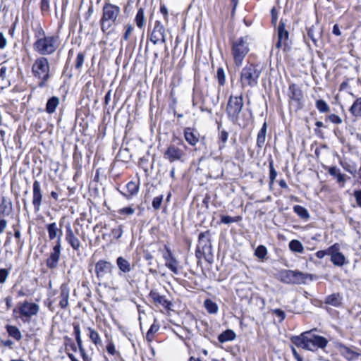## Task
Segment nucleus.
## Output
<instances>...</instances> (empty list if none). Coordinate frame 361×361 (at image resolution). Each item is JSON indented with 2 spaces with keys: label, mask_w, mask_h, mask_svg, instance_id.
I'll list each match as a JSON object with an SVG mask.
<instances>
[{
  "label": "nucleus",
  "mask_w": 361,
  "mask_h": 361,
  "mask_svg": "<svg viewBox=\"0 0 361 361\" xmlns=\"http://www.w3.org/2000/svg\"><path fill=\"white\" fill-rule=\"evenodd\" d=\"M106 350L111 355H114L116 353V350L113 343H110L107 345Z\"/></svg>",
  "instance_id": "obj_58"
},
{
  "label": "nucleus",
  "mask_w": 361,
  "mask_h": 361,
  "mask_svg": "<svg viewBox=\"0 0 361 361\" xmlns=\"http://www.w3.org/2000/svg\"><path fill=\"white\" fill-rule=\"evenodd\" d=\"M78 348H79V351L80 353V355L83 359L84 361H88V357H87V355L85 352V348L83 346V344L81 343V344H78Z\"/></svg>",
  "instance_id": "obj_56"
},
{
  "label": "nucleus",
  "mask_w": 361,
  "mask_h": 361,
  "mask_svg": "<svg viewBox=\"0 0 361 361\" xmlns=\"http://www.w3.org/2000/svg\"><path fill=\"white\" fill-rule=\"evenodd\" d=\"M38 39L34 43V49L41 55H50L58 47V37L56 36H45L42 30L39 32Z\"/></svg>",
  "instance_id": "obj_3"
},
{
  "label": "nucleus",
  "mask_w": 361,
  "mask_h": 361,
  "mask_svg": "<svg viewBox=\"0 0 361 361\" xmlns=\"http://www.w3.org/2000/svg\"><path fill=\"white\" fill-rule=\"evenodd\" d=\"M160 12L164 15V19L168 20V9L164 5H161L160 7Z\"/></svg>",
  "instance_id": "obj_61"
},
{
  "label": "nucleus",
  "mask_w": 361,
  "mask_h": 361,
  "mask_svg": "<svg viewBox=\"0 0 361 361\" xmlns=\"http://www.w3.org/2000/svg\"><path fill=\"white\" fill-rule=\"evenodd\" d=\"M196 256L199 259L204 257L207 261H209L212 258V247L209 231L199 235Z\"/></svg>",
  "instance_id": "obj_7"
},
{
  "label": "nucleus",
  "mask_w": 361,
  "mask_h": 361,
  "mask_svg": "<svg viewBox=\"0 0 361 361\" xmlns=\"http://www.w3.org/2000/svg\"><path fill=\"white\" fill-rule=\"evenodd\" d=\"M32 73L39 80V87H46L50 78V66L48 59L44 56L37 58L32 66Z\"/></svg>",
  "instance_id": "obj_2"
},
{
  "label": "nucleus",
  "mask_w": 361,
  "mask_h": 361,
  "mask_svg": "<svg viewBox=\"0 0 361 361\" xmlns=\"http://www.w3.org/2000/svg\"><path fill=\"white\" fill-rule=\"evenodd\" d=\"M261 71L253 64L245 66L240 73V82L243 88L257 85Z\"/></svg>",
  "instance_id": "obj_6"
},
{
  "label": "nucleus",
  "mask_w": 361,
  "mask_h": 361,
  "mask_svg": "<svg viewBox=\"0 0 361 361\" xmlns=\"http://www.w3.org/2000/svg\"><path fill=\"white\" fill-rule=\"evenodd\" d=\"M289 248L291 251L298 253H302L304 251L302 244L298 240H292L289 243Z\"/></svg>",
  "instance_id": "obj_33"
},
{
  "label": "nucleus",
  "mask_w": 361,
  "mask_h": 361,
  "mask_svg": "<svg viewBox=\"0 0 361 361\" xmlns=\"http://www.w3.org/2000/svg\"><path fill=\"white\" fill-rule=\"evenodd\" d=\"M243 95L233 96L231 95L226 105V114L228 119L235 123L239 118L240 113L243 107Z\"/></svg>",
  "instance_id": "obj_8"
},
{
  "label": "nucleus",
  "mask_w": 361,
  "mask_h": 361,
  "mask_svg": "<svg viewBox=\"0 0 361 361\" xmlns=\"http://www.w3.org/2000/svg\"><path fill=\"white\" fill-rule=\"evenodd\" d=\"M240 219V216L232 217L230 216H222L221 218V222L225 224H229L231 223L237 222Z\"/></svg>",
  "instance_id": "obj_44"
},
{
  "label": "nucleus",
  "mask_w": 361,
  "mask_h": 361,
  "mask_svg": "<svg viewBox=\"0 0 361 361\" xmlns=\"http://www.w3.org/2000/svg\"><path fill=\"white\" fill-rule=\"evenodd\" d=\"M328 171L331 176H334L337 179L338 183H342L343 185L345 183L346 180L345 176L341 173L339 169L336 166H332L329 169Z\"/></svg>",
  "instance_id": "obj_26"
},
{
  "label": "nucleus",
  "mask_w": 361,
  "mask_h": 361,
  "mask_svg": "<svg viewBox=\"0 0 361 361\" xmlns=\"http://www.w3.org/2000/svg\"><path fill=\"white\" fill-rule=\"evenodd\" d=\"M276 176H277V172L274 169V164H273V161H271L269 163V179H270V183L269 184H270V185L274 184V180H275V179L276 178Z\"/></svg>",
  "instance_id": "obj_45"
},
{
  "label": "nucleus",
  "mask_w": 361,
  "mask_h": 361,
  "mask_svg": "<svg viewBox=\"0 0 361 361\" xmlns=\"http://www.w3.org/2000/svg\"><path fill=\"white\" fill-rule=\"evenodd\" d=\"M274 312L277 317H280L281 320H283L285 318V313L281 310L276 309L274 310Z\"/></svg>",
  "instance_id": "obj_62"
},
{
  "label": "nucleus",
  "mask_w": 361,
  "mask_h": 361,
  "mask_svg": "<svg viewBox=\"0 0 361 361\" xmlns=\"http://www.w3.org/2000/svg\"><path fill=\"white\" fill-rule=\"evenodd\" d=\"M120 214L131 215L134 214L135 209L131 207H123L118 212Z\"/></svg>",
  "instance_id": "obj_53"
},
{
  "label": "nucleus",
  "mask_w": 361,
  "mask_h": 361,
  "mask_svg": "<svg viewBox=\"0 0 361 361\" xmlns=\"http://www.w3.org/2000/svg\"><path fill=\"white\" fill-rule=\"evenodd\" d=\"M216 75L219 85L223 86L225 84L226 76L222 68H219L217 69Z\"/></svg>",
  "instance_id": "obj_46"
},
{
  "label": "nucleus",
  "mask_w": 361,
  "mask_h": 361,
  "mask_svg": "<svg viewBox=\"0 0 361 361\" xmlns=\"http://www.w3.org/2000/svg\"><path fill=\"white\" fill-rule=\"evenodd\" d=\"M61 238L59 236L58 237L56 245L53 248V252L51 253L50 257L47 260V264L49 269L56 268L58 264L61 254Z\"/></svg>",
  "instance_id": "obj_14"
},
{
  "label": "nucleus",
  "mask_w": 361,
  "mask_h": 361,
  "mask_svg": "<svg viewBox=\"0 0 361 361\" xmlns=\"http://www.w3.org/2000/svg\"><path fill=\"white\" fill-rule=\"evenodd\" d=\"M39 310L37 304L30 302H24L19 307V312L22 317L30 318L36 315Z\"/></svg>",
  "instance_id": "obj_13"
},
{
  "label": "nucleus",
  "mask_w": 361,
  "mask_h": 361,
  "mask_svg": "<svg viewBox=\"0 0 361 361\" xmlns=\"http://www.w3.org/2000/svg\"><path fill=\"white\" fill-rule=\"evenodd\" d=\"M69 290L65 286L61 287V293L59 296V305L61 308H66L68 305Z\"/></svg>",
  "instance_id": "obj_21"
},
{
  "label": "nucleus",
  "mask_w": 361,
  "mask_h": 361,
  "mask_svg": "<svg viewBox=\"0 0 361 361\" xmlns=\"http://www.w3.org/2000/svg\"><path fill=\"white\" fill-rule=\"evenodd\" d=\"M267 123H264L262 128L259 131L257 134V145L259 148H262L266 140V134H267Z\"/></svg>",
  "instance_id": "obj_23"
},
{
  "label": "nucleus",
  "mask_w": 361,
  "mask_h": 361,
  "mask_svg": "<svg viewBox=\"0 0 361 361\" xmlns=\"http://www.w3.org/2000/svg\"><path fill=\"white\" fill-rule=\"evenodd\" d=\"M111 234L114 238L116 239L120 238L123 234L122 226H119L117 228H113L111 231Z\"/></svg>",
  "instance_id": "obj_51"
},
{
  "label": "nucleus",
  "mask_w": 361,
  "mask_h": 361,
  "mask_svg": "<svg viewBox=\"0 0 361 361\" xmlns=\"http://www.w3.org/2000/svg\"><path fill=\"white\" fill-rule=\"evenodd\" d=\"M350 114L355 116H361V97L357 98L349 109Z\"/></svg>",
  "instance_id": "obj_29"
},
{
  "label": "nucleus",
  "mask_w": 361,
  "mask_h": 361,
  "mask_svg": "<svg viewBox=\"0 0 361 361\" xmlns=\"http://www.w3.org/2000/svg\"><path fill=\"white\" fill-rule=\"evenodd\" d=\"M204 307L210 314H215L218 312L217 305L209 299H207L204 302Z\"/></svg>",
  "instance_id": "obj_36"
},
{
  "label": "nucleus",
  "mask_w": 361,
  "mask_h": 361,
  "mask_svg": "<svg viewBox=\"0 0 361 361\" xmlns=\"http://www.w3.org/2000/svg\"><path fill=\"white\" fill-rule=\"evenodd\" d=\"M159 325L155 322L152 324L147 332L146 338L148 341H152L154 339V334L159 331Z\"/></svg>",
  "instance_id": "obj_37"
},
{
  "label": "nucleus",
  "mask_w": 361,
  "mask_h": 361,
  "mask_svg": "<svg viewBox=\"0 0 361 361\" xmlns=\"http://www.w3.org/2000/svg\"><path fill=\"white\" fill-rule=\"evenodd\" d=\"M7 332L9 334L10 336L13 337L17 341H19L21 339V333L20 330L14 326L8 325L6 326Z\"/></svg>",
  "instance_id": "obj_32"
},
{
  "label": "nucleus",
  "mask_w": 361,
  "mask_h": 361,
  "mask_svg": "<svg viewBox=\"0 0 361 361\" xmlns=\"http://www.w3.org/2000/svg\"><path fill=\"white\" fill-rule=\"evenodd\" d=\"M166 266L171 271H177L178 262L176 259L173 257L169 261L166 262Z\"/></svg>",
  "instance_id": "obj_47"
},
{
  "label": "nucleus",
  "mask_w": 361,
  "mask_h": 361,
  "mask_svg": "<svg viewBox=\"0 0 361 361\" xmlns=\"http://www.w3.org/2000/svg\"><path fill=\"white\" fill-rule=\"evenodd\" d=\"M163 157L170 163L176 161L183 162L185 160V152L181 148L173 144H171L164 151Z\"/></svg>",
  "instance_id": "obj_10"
},
{
  "label": "nucleus",
  "mask_w": 361,
  "mask_h": 361,
  "mask_svg": "<svg viewBox=\"0 0 361 361\" xmlns=\"http://www.w3.org/2000/svg\"><path fill=\"white\" fill-rule=\"evenodd\" d=\"M42 201V192L40 183L38 180H35L33 183L32 204L35 212H39L40 210Z\"/></svg>",
  "instance_id": "obj_15"
},
{
  "label": "nucleus",
  "mask_w": 361,
  "mask_h": 361,
  "mask_svg": "<svg viewBox=\"0 0 361 361\" xmlns=\"http://www.w3.org/2000/svg\"><path fill=\"white\" fill-rule=\"evenodd\" d=\"M307 36L312 40L314 44H316L320 37V34L319 32L314 33V29L313 27H310L307 30Z\"/></svg>",
  "instance_id": "obj_43"
},
{
  "label": "nucleus",
  "mask_w": 361,
  "mask_h": 361,
  "mask_svg": "<svg viewBox=\"0 0 361 361\" xmlns=\"http://www.w3.org/2000/svg\"><path fill=\"white\" fill-rule=\"evenodd\" d=\"M86 330L88 331V336L90 339L95 345H102L101 337L95 329L91 327H87Z\"/></svg>",
  "instance_id": "obj_25"
},
{
  "label": "nucleus",
  "mask_w": 361,
  "mask_h": 361,
  "mask_svg": "<svg viewBox=\"0 0 361 361\" xmlns=\"http://www.w3.org/2000/svg\"><path fill=\"white\" fill-rule=\"evenodd\" d=\"M341 246L338 243H335L329 247L331 261L336 266H343L348 263L345 257L340 252Z\"/></svg>",
  "instance_id": "obj_11"
},
{
  "label": "nucleus",
  "mask_w": 361,
  "mask_h": 361,
  "mask_svg": "<svg viewBox=\"0 0 361 361\" xmlns=\"http://www.w3.org/2000/svg\"><path fill=\"white\" fill-rule=\"evenodd\" d=\"M250 51L249 45L246 39L241 37L232 44V55L233 56L235 64L240 66L243 59Z\"/></svg>",
  "instance_id": "obj_9"
},
{
  "label": "nucleus",
  "mask_w": 361,
  "mask_h": 361,
  "mask_svg": "<svg viewBox=\"0 0 361 361\" xmlns=\"http://www.w3.org/2000/svg\"><path fill=\"white\" fill-rule=\"evenodd\" d=\"M342 297L339 293H334L326 297L325 302L334 307L341 305Z\"/></svg>",
  "instance_id": "obj_24"
},
{
  "label": "nucleus",
  "mask_w": 361,
  "mask_h": 361,
  "mask_svg": "<svg viewBox=\"0 0 361 361\" xmlns=\"http://www.w3.org/2000/svg\"><path fill=\"white\" fill-rule=\"evenodd\" d=\"M354 197L356 200L357 205L361 207V190L354 191Z\"/></svg>",
  "instance_id": "obj_59"
},
{
  "label": "nucleus",
  "mask_w": 361,
  "mask_h": 361,
  "mask_svg": "<svg viewBox=\"0 0 361 361\" xmlns=\"http://www.w3.org/2000/svg\"><path fill=\"white\" fill-rule=\"evenodd\" d=\"M59 104V99L57 97H51L47 102L46 111L49 114H53Z\"/></svg>",
  "instance_id": "obj_27"
},
{
  "label": "nucleus",
  "mask_w": 361,
  "mask_h": 361,
  "mask_svg": "<svg viewBox=\"0 0 361 361\" xmlns=\"http://www.w3.org/2000/svg\"><path fill=\"white\" fill-rule=\"evenodd\" d=\"M112 267L113 265L110 262L107 261L100 260L96 264V271L111 270Z\"/></svg>",
  "instance_id": "obj_40"
},
{
  "label": "nucleus",
  "mask_w": 361,
  "mask_h": 361,
  "mask_svg": "<svg viewBox=\"0 0 361 361\" xmlns=\"http://www.w3.org/2000/svg\"><path fill=\"white\" fill-rule=\"evenodd\" d=\"M326 255H330L329 247L326 250H319L316 252V256L319 259L324 258Z\"/></svg>",
  "instance_id": "obj_57"
},
{
  "label": "nucleus",
  "mask_w": 361,
  "mask_h": 361,
  "mask_svg": "<svg viewBox=\"0 0 361 361\" xmlns=\"http://www.w3.org/2000/svg\"><path fill=\"white\" fill-rule=\"evenodd\" d=\"M126 188L128 193H124L121 192V194L128 199H130L132 196L135 195L138 192L139 183H136L135 181H130L126 185Z\"/></svg>",
  "instance_id": "obj_20"
},
{
  "label": "nucleus",
  "mask_w": 361,
  "mask_h": 361,
  "mask_svg": "<svg viewBox=\"0 0 361 361\" xmlns=\"http://www.w3.org/2000/svg\"><path fill=\"white\" fill-rule=\"evenodd\" d=\"M135 23L138 27L141 28L145 25V13L144 9L140 8L138 9L137 13L135 16Z\"/></svg>",
  "instance_id": "obj_35"
},
{
  "label": "nucleus",
  "mask_w": 361,
  "mask_h": 361,
  "mask_svg": "<svg viewBox=\"0 0 361 361\" xmlns=\"http://www.w3.org/2000/svg\"><path fill=\"white\" fill-rule=\"evenodd\" d=\"M267 255V249L264 245H259L255 251V255L261 260L266 259Z\"/></svg>",
  "instance_id": "obj_38"
},
{
  "label": "nucleus",
  "mask_w": 361,
  "mask_h": 361,
  "mask_svg": "<svg viewBox=\"0 0 361 361\" xmlns=\"http://www.w3.org/2000/svg\"><path fill=\"white\" fill-rule=\"evenodd\" d=\"M332 32L334 35H335L336 36H340L341 35V32L338 25H334Z\"/></svg>",
  "instance_id": "obj_64"
},
{
  "label": "nucleus",
  "mask_w": 361,
  "mask_h": 361,
  "mask_svg": "<svg viewBox=\"0 0 361 361\" xmlns=\"http://www.w3.org/2000/svg\"><path fill=\"white\" fill-rule=\"evenodd\" d=\"M278 42L276 44L277 48H285L288 46V32L285 29V25L281 22L278 27Z\"/></svg>",
  "instance_id": "obj_16"
},
{
  "label": "nucleus",
  "mask_w": 361,
  "mask_h": 361,
  "mask_svg": "<svg viewBox=\"0 0 361 361\" xmlns=\"http://www.w3.org/2000/svg\"><path fill=\"white\" fill-rule=\"evenodd\" d=\"M293 211L301 218L303 219H308L310 218V214L307 210L300 205H295L293 207Z\"/></svg>",
  "instance_id": "obj_34"
},
{
  "label": "nucleus",
  "mask_w": 361,
  "mask_h": 361,
  "mask_svg": "<svg viewBox=\"0 0 361 361\" xmlns=\"http://www.w3.org/2000/svg\"><path fill=\"white\" fill-rule=\"evenodd\" d=\"M235 338V332L232 330L228 329L219 336L218 340L221 343H225L229 341H233Z\"/></svg>",
  "instance_id": "obj_28"
},
{
  "label": "nucleus",
  "mask_w": 361,
  "mask_h": 361,
  "mask_svg": "<svg viewBox=\"0 0 361 361\" xmlns=\"http://www.w3.org/2000/svg\"><path fill=\"white\" fill-rule=\"evenodd\" d=\"M150 41L157 44L159 41L166 42L165 27L159 20L155 22L154 27L150 35Z\"/></svg>",
  "instance_id": "obj_12"
},
{
  "label": "nucleus",
  "mask_w": 361,
  "mask_h": 361,
  "mask_svg": "<svg viewBox=\"0 0 361 361\" xmlns=\"http://www.w3.org/2000/svg\"><path fill=\"white\" fill-rule=\"evenodd\" d=\"M289 90L290 91V97L292 99H294L295 101H300L302 97V92L300 89H298L295 85H290Z\"/></svg>",
  "instance_id": "obj_31"
},
{
  "label": "nucleus",
  "mask_w": 361,
  "mask_h": 361,
  "mask_svg": "<svg viewBox=\"0 0 361 361\" xmlns=\"http://www.w3.org/2000/svg\"><path fill=\"white\" fill-rule=\"evenodd\" d=\"M277 278L286 283H307L318 279L315 275L305 272H277Z\"/></svg>",
  "instance_id": "obj_5"
},
{
  "label": "nucleus",
  "mask_w": 361,
  "mask_h": 361,
  "mask_svg": "<svg viewBox=\"0 0 361 361\" xmlns=\"http://www.w3.org/2000/svg\"><path fill=\"white\" fill-rule=\"evenodd\" d=\"M271 16H272V23L275 24L277 21V11L275 8H273L271 11Z\"/></svg>",
  "instance_id": "obj_63"
},
{
  "label": "nucleus",
  "mask_w": 361,
  "mask_h": 361,
  "mask_svg": "<svg viewBox=\"0 0 361 361\" xmlns=\"http://www.w3.org/2000/svg\"><path fill=\"white\" fill-rule=\"evenodd\" d=\"M47 231H48V234H49V238L50 240H53L57 236L58 231H59V233H60V235H59V236L61 237V230H60L57 228L56 223L49 224L47 226Z\"/></svg>",
  "instance_id": "obj_30"
},
{
  "label": "nucleus",
  "mask_w": 361,
  "mask_h": 361,
  "mask_svg": "<svg viewBox=\"0 0 361 361\" xmlns=\"http://www.w3.org/2000/svg\"><path fill=\"white\" fill-rule=\"evenodd\" d=\"M149 297L157 305H161L165 309L170 308L171 303L164 295H161L159 293L152 290L149 293Z\"/></svg>",
  "instance_id": "obj_17"
},
{
  "label": "nucleus",
  "mask_w": 361,
  "mask_h": 361,
  "mask_svg": "<svg viewBox=\"0 0 361 361\" xmlns=\"http://www.w3.org/2000/svg\"><path fill=\"white\" fill-rule=\"evenodd\" d=\"M291 340L298 347L311 351H315L318 348L324 349L328 344L326 338L310 334L309 332H305L298 336H294Z\"/></svg>",
  "instance_id": "obj_1"
},
{
  "label": "nucleus",
  "mask_w": 361,
  "mask_h": 361,
  "mask_svg": "<svg viewBox=\"0 0 361 361\" xmlns=\"http://www.w3.org/2000/svg\"><path fill=\"white\" fill-rule=\"evenodd\" d=\"M126 32H125V33L123 35V39H124V40L128 41V39H129L130 35L132 33L133 27V26L131 25L128 24V25H126Z\"/></svg>",
  "instance_id": "obj_54"
},
{
  "label": "nucleus",
  "mask_w": 361,
  "mask_h": 361,
  "mask_svg": "<svg viewBox=\"0 0 361 361\" xmlns=\"http://www.w3.org/2000/svg\"><path fill=\"white\" fill-rule=\"evenodd\" d=\"M164 248H165V251L163 253V257H164L165 261L166 262V261H169L173 256L172 255L171 250L169 249V247L167 245H165Z\"/></svg>",
  "instance_id": "obj_55"
},
{
  "label": "nucleus",
  "mask_w": 361,
  "mask_h": 361,
  "mask_svg": "<svg viewBox=\"0 0 361 361\" xmlns=\"http://www.w3.org/2000/svg\"><path fill=\"white\" fill-rule=\"evenodd\" d=\"M163 195L155 197L152 201V207L154 209L158 210L160 209L163 200Z\"/></svg>",
  "instance_id": "obj_50"
},
{
  "label": "nucleus",
  "mask_w": 361,
  "mask_h": 361,
  "mask_svg": "<svg viewBox=\"0 0 361 361\" xmlns=\"http://www.w3.org/2000/svg\"><path fill=\"white\" fill-rule=\"evenodd\" d=\"M185 140L192 146H195L199 142V137L192 132L190 128H187L184 131Z\"/></svg>",
  "instance_id": "obj_22"
},
{
  "label": "nucleus",
  "mask_w": 361,
  "mask_h": 361,
  "mask_svg": "<svg viewBox=\"0 0 361 361\" xmlns=\"http://www.w3.org/2000/svg\"><path fill=\"white\" fill-rule=\"evenodd\" d=\"M73 334L75 337V340L77 344L82 343V338H81V331L80 327L78 323H73Z\"/></svg>",
  "instance_id": "obj_42"
},
{
  "label": "nucleus",
  "mask_w": 361,
  "mask_h": 361,
  "mask_svg": "<svg viewBox=\"0 0 361 361\" xmlns=\"http://www.w3.org/2000/svg\"><path fill=\"white\" fill-rule=\"evenodd\" d=\"M116 262L121 271H130V263L126 259L119 257Z\"/></svg>",
  "instance_id": "obj_41"
},
{
  "label": "nucleus",
  "mask_w": 361,
  "mask_h": 361,
  "mask_svg": "<svg viewBox=\"0 0 361 361\" xmlns=\"http://www.w3.org/2000/svg\"><path fill=\"white\" fill-rule=\"evenodd\" d=\"M338 348L340 353L348 360H353L358 356V354L343 344H339Z\"/></svg>",
  "instance_id": "obj_19"
},
{
  "label": "nucleus",
  "mask_w": 361,
  "mask_h": 361,
  "mask_svg": "<svg viewBox=\"0 0 361 361\" xmlns=\"http://www.w3.org/2000/svg\"><path fill=\"white\" fill-rule=\"evenodd\" d=\"M120 13L121 8L119 6L109 2L104 4L102 8V16L100 20L101 28L104 32H106L116 25Z\"/></svg>",
  "instance_id": "obj_4"
},
{
  "label": "nucleus",
  "mask_w": 361,
  "mask_h": 361,
  "mask_svg": "<svg viewBox=\"0 0 361 361\" xmlns=\"http://www.w3.org/2000/svg\"><path fill=\"white\" fill-rule=\"evenodd\" d=\"M326 119L329 120L332 123H335V124L342 123V118L339 116L334 114H329L326 117Z\"/></svg>",
  "instance_id": "obj_48"
},
{
  "label": "nucleus",
  "mask_w": 361,
  "mask_h": 361,
  "mask_svg": "<svg viewBox=\"0 0 361 361\" xmlns=\"http://www.w3.org/2000/svg\"><path fill=\"white\" fill-rule=\"evenodd\" d=\"M41 8L43 11H47L49 8V0H41Z\"/></svg>",
  "instance_id": "obj_60"
},
{
  "label": "nucleus",
  "mask_w": 361,
  "mask_h": 361,
  "mask_svg": "<svg viewBox=\"0 0 361 361\" xmlns=\"http://www.w3.org/2000/svg\"><path fill=\"white\" fill-rule=\"evenodd\" d=\"M66 240L75 250H78L80 247L79 239L75 235L70 226L66 227Z\"/></svg>",
  "instance_id": "obj_18"
},
{
  "label": "nucleus",
  "mask_w": 361,
  "mask_h": 361,
  "mask_svg": "<svg viewBox=\"0 0 361 361\" xmlns=\"http://www.w3.org/2000/svg\"><path fill=\"white\" fill-rule=\"evenodd\" d=\"M84 61H85V56H84L83 53H79L76 57L75 65V68L80 69L83 65Z\"/></svg>",
  "instance_id": "obj_49"
},
{
  "label": "nucleus",
  "mask_w": 361,
  "mask_h": 361,
  "mask_svg": "<svg viewBox=\"0 0 361 361\" xmlns=\"http://www.w3.org/2000/svg\"><path fill=\"white\" fill-rule=\"evenodd\" d=\"M219 140L222 142V145L219 146L220 149L224 147V144L227 142L228 133L226 130H221L219 133Z\"/></svg>",
  "instance_id": "obj_52"
},
{
  "label": "nucleus",
  "mask_w": 361,
  "mask_h": 361,
  "mask_svg": "<svg viewBox=\"0 0 361 361\" xmlns=\"http://www.w3.org/2000/svg\"><path fill=\"white\" fill-rule=\"evenodd\" d=\"M315 105L318 111L321 113H327L330 111L329 106L324 100H317Z\"/></svg>",
  "instance_id": "obj_39"
}]
</instances>
